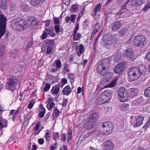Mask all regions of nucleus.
<instances>
[{
    "mask_svg": "<svg viewBox=\"0 0 150 150\" xmlns=\"http://www.w3.org/2000/svg\"><path fill=\"white\" fill-rule=\"evenodd\" d=\"M145 67L139 65L138 68L134 67L130 69L128 73V78L129 81H133L139 78L141 75L146 73Z\"/></svg>",
    "mask_w": 150,
    "mask_h": 150,
    "instance_id": "obj_1",
    "label": "nucleus"
},
{
    "mask_svg": "<svg viewBox=\"0 0 150 150\" xmlns=\"http://www.w3.org/2000/svg\"><path fill=\"white\" fill-rule=\"evenodd\" d=\"M27 22L20 18L13 19L11 22V27L16 30L21 31L27 28Z\"/></svg>",
    "mask_w": 150,
    "mask_h": 150,
    "instance_id": "obj_2",
    "label": "nucleus"
},
{
    "mask_svg": "<svg viewBox=\"0 0 150 150\" xmlns=\"http://www.w3.org/2000/svg\"><path fill=\"white\" fill-rule=\"evenodd\" d=\"M18 81L16 76H10L8 79L5 86L6 88L8 90H10L12 91L16 89V86L17 84Z\"/></svg>",
    "mask_w": 150,
    "mask_h": 150,
    "instance_id": "obj_3",
    "label": "nucleus"
},
{
    "mask_svg": "<svg viewBox=\"0 0 150 150\" xmlns=\"http://www.w3.org/2000/svg\"><path fill=\"white\" fill-rule=\"evenodd\" d=\"M111 91L109 90H107L100 95L98 99V100L100 105L105 103L108 102L111 98Z\"/></svg>",
    "mask_w": 150,
    "mask_h": 150,
    "instance_id": "obj_4",
    "label": "nucleus"
},
{
    "mask_svg": "<svg viewBox=\"0 0 150 150\" xmlns=\"http://www.w3.org/2000/svg\"><path fill=\"white\" fill-rule=\"evenodd\" d=\"M6 18L2 14L0 13V38L5 33L6 27Z\"/></svg>",
    "mask_w": 150,
    "mask_h": 150,
    "instance_id": "obj_5",
    "label": "nucleus"
},
{
    "mask_svg": "<svg viewBox=\"0 0 150 150\" xmlns=\"http://www.w3.org/2000/svg\"><path fill=\"white\" fill-rule=\"evenodd\" d=\"M145 38L143 35L137 36L135 37L133 40V43L134 46L139 47H142L146 43Z\"/></svg>",
    "mask_w": 150,
    "mask_h": 150,
    "instance_id": "obj_6",
    "label": "nucleus"
},
{
    "mask_svg": "<svg viewBox=\"0 0 150 150\" xmlns=\"http://www.w3.org/2000/svg\"><path fill=\"white\" fill-rule=\"evenodd\" d=\"M118 95L121 101L125 102L128 100L127 91L125 88L121 87L118 91Z\"/></svg>",
    "mask_w": 150,
    "mask_h": 150,
    "instance_id": "obj_7",
    "label": "nucleus"
},
{
    "mask_svg": "<svg viewBox=\"0 0 150 150\" xmlns=\"http://www.w3.org/2000/svg\"><path fill=\"white\" fill-rule=\"evenodd\" d=\"M125 8V6H124L123 9H122L120 11L118 12L116 14V17L117 18H122L128 17L131 15L132 13L128 10L124 9Z\"/></svg>",
    "mask_w": 150,
    "mask_h": 150,
    "instance_id": "obj_8",
    "label": "nucleus"
},
{
    "mask_svg": "<svg viewBox=\"0 0 150 150\" xmlns=\"http://www.w3.org/2000/svg\"><path fill=\"white\" fill-rule=\"evenodd\" d=\"M108 65L107 61L104 60L103 61L102 64L99 65L98 67V70L100 71V73L102 76H104L107 74V68L106 66H107Z\"/></svg>",
    "mask_w": 150,
    "mask_h": 150,
    "instance_id": "obj_9",
    "label": "nucleus"
},
{
    "mask_svg": "<svg viewBox=\"0 0 150 150\" xmlns=\"http://www.w3.org/2000/svg\"><path fill=\"white\" fill-rule=\"evenodd\" d=\"M102 127L104 128L103 130L107 134H110L114 127V125L111 122H108L103 123Z\"/></svg>",
    "mask_w": 150,
    "mask_h": 150,
    "instance_id": "obj_10",
    "label": "nucleus"
},
{
    "mask_svg": "<svg viewBox=\"0 0 150 150\" xmlns=\"http://www.w3.org/2000/svg\"><path fill=\"white\" fill-rule=\"evenodd\" d=\"M144 117L142 115H139L135 117L134 119L131 120L132 123L134 127H136L139 126L143 122L144 120Z\"/></svg>",
    "mask_w": 150,
    "mask_h": 150,
    "instance_id": "obj_11",
    "label": "nucleus"
},
{
    "mask_svg": "<svg viewBox=\"0 0 150 150\" xmlns=\"http://www.w3.org/2000/svg\"><path fill=\"white\" fill-rule=\"evenodd\" d=\"M124 57H126L130 60L134 59L136 57L134 53L133 52L132 49H128L123 54Z\"/></svg>",
    "mask_w": 150,
    "mask_h": 150,
    "instance_id": "obj_12",
    "label": "nucleus"
},
{
    "mask_svg": "<svg viewBox=\"0 0 150 150\" xmlns=\"http://www.w3.org/2000/svg\"><path fill=\"white\" fill-rule=\"evenodd\" d=\"M117 40V38L114 35H112L108 36L105 42V46L108 47L112 44L116 43Z\"/></svg>",
    "mask_w": 150,
    "mask_h": 150,
    "instance_id": "obj_13",
    "label": "nucleus"
},
{
    "mask_svg": "<svg viewBox=\"0 0 150 150\" xmlns=\"http://www.w3.org/2000/svg\"><path fill=\"white\" fill-rule=\"evenodd\" d=\"M62 64L60 60H56L53 64L51 71L52 73L56 72L60 69Z\"/></svg>",
    "mask_w": 150,
    "mask_h": 150,
    "instance_id": "obj_14",
    "label": "nucleus"
},
{
    "mask_svg": "<svg viewBox=\"0 0 150 150\" xmlns=\"http://www.w3.org/2000/svg\"><path fill=\"white\" fill-rule=\"evenodd\" d=\"M29 21L30 22L29 28V29L32 30L35 28L37 25L36 19L32 16L29 17Z\"/></svg>",
    "mask_w": 150,
    "mask_h": 150,
    "instance_id": "obj_15",
    "label": "nucleus"
},
{
    "mask_svg": "<svg viewBox=\"0 0 150 150\" xmlns=\"http://www.w3.org/2000/svg\"><path fill=\"white\" fill-rule=\"evenodd\" d=\"M98 119V113L96 112H94L89 116L87 119V120L90 121L92 123L95 124Z\"/></svg>",
    "mask_w": 150,
    "mask_h": 150,
    "instance_id": "obj_16",
    "label": "nucleus"
},
{
    "mask_svg": "<svg viewBox=\"0 0 150 150\" xmlns=\"http://www.w3.org/2000/svg\"><path fill=\"white\" fill-rule=\"evenodd\" d=\"M124 69L123 63H121L116 66L114 69V72L116 74H120L121 73Z\"/></svg>",
    "mask_w": 150,
    "mask_h": 150,
    "instance_id": "obj_17",
    "label": "nucleus"
},
{
    "mask_svg": "<svg viewBox=\"0 0 150 150\" xmlns=\"http://www.w3.org/2000/svg\"><path fill=\"white\" fill-rule=\"evenodd\" d=\"M127 4L133 6H139L142 4L143 1L142 0H132L130 1H128Z\"/></svg>",
    "mask_w": 150,
    "mask_h": 150,
    "instance_id": "obj_18",
    "label": "nucleus"
},
{
    "mask_svg": "<svg viewBox=\"0 0 150 150\" xmlns=\"http://www.w3.org/2000/svg\"><path fill=\"white\" fill-rule=\"evenodd\" d=\"M7 120L4 118L2 116L0 117V129L7 127Z\"/></svg>",
    "mask_w": 150,
    "mask_h": 150,
    "instance_id": "obj_19",
    "label": "nucleus"
},
{
    "mask_svg": "<svg viewBox=\"0 0 150 150\" xmlns=\"http://www.w3.org/2000/svg\"><path fill=\"white\" fill-rule=\"evenodd\" d=\"M76 16L77 15L76 14H73L71 15L70 17L69 16H67L65 18L66 23H68L71 20V22L74 23Z\"/></svg>",
    "mask_w": 150,
    "mask_h": 150,
    "instance_id": "obj_20",
    "label": "nucleus"
},
{
    "mask_svg": "<svg viewBox=\"0 0 150 150\" xmlns=\"http://www.w3.org/2000/svg\"><path fill=\"white\" fill-rule=\"evenodd\" d=\"M71 91V88L69 85L66 86L62 91L63 93L67 95H69Z\"/></svg>",
    "mask_w": 150,
    "mask_h": 150,
    "instance_id": "obj_21",
    "label": "nucleus"
},
{
    "mask_svg": "<svg viewBox=\"0 0 150 150\" xmlns=\"http://www.w3.org/2000/svg\"><path fill=\"white\" fill-rule=\"evenodd\" d=\"M122 26L121 23L118 21H116L113 24L112 27V30H117L119 29Z\"/></svg>",
    "mask_w": 150,
    "mask_h": 150,
    "instance_id": "obj_22",
    "label": "nucleus"
},
{
    "mask_svg": "<svg viewBox=\"0 0 150 150\" xmlns=\"http://www.w3.org/2000/svg\"><path fill=\"white\" fill-rule=\"evenodd\" d=\"M94 124V123L87 120V121L85 123L84 126L86 129L88 130L92 128Z\"/></svg>",
    "mask_w": 150,
    "mask_h": 150,
    "instance_id": "obj_23",
    "label": "nucleus"
},
{
    "mask_svg": "<svg viewBox=\"0 0 150 150\" xmlns=\"http://www.w3.org/2000/svg\"><path fill=\"white\" fill-rule=\"evenodd\" d=\"M128 91L129 93L132 97L135 96L137 94L136 89L134 88H129Z\"/></svg>",
    "mask_w": 150,
    "mask_h": 150,
    "instance_id": "obj_24",
    "label": "nucleus"
},
{
    "mask_svg": "<svg viewBox=\"0 0 150 150\" xmlns=\"http://www.w3.org/2000/svg\"><path fill=\"white\" fill-rule=\"evenodd\" d=\"M79 51H77V55L79 56L80 57L83 52L84 49V47L83 45L82 44H80L79 45Z\"/></svg>",
    "mask_w": 150,
    "mask_h": 150,
    "instance_id": "obj_25",
    "label": "nucleus"
},
{
    "mask_svg": "<svg viewBox=\"0 0 150 150\" xmlns=\"http://www.w3.org/2000/svg\"><path fill=\"white\" fill-rule=\"evenodd\" d=\"M72 137V130L69 128L68 129V134H67V142H70L71 139Z\"/></svg>",
    "mask_w": 150,
    "mask_h": 150,
    "instance_id": "obj_26",
    "label": "nucleus"
},
{
    "mask_svg": "<svg viewBox=\"0 0 150 150\" xmlns=\"http://www.w3.org/2000/svg\"><path fill=\"white\" fill-rule=\"evenodd\" d=\"M0 7L2 9L5 10L7 8V3L6 0H2L0 4Z\"/></svg>",
    "mask_w": 150,
    "mask_h": 150,
    "instance_id": "obj_27",
    "label": "nucleus"
},
{
    "mask_svg": "<svg viewBox=\"0 0 150 150\" xmlns=\"http://www.w3.org/2000/svg\"><path fill=\"white\" fill-rule=\"evenodd\" d=\"M121 110L123 111H127L129 109V105L126 103H124L121 106Z\"/></svg>",
    "mask_w": 150,
    "mask_h": 150,
    "instance_id": "obj_28",
    "label": "nucleus"
},
{
    "mask_svg": "<svg viewBox=\"0 0 150 150\" xmlns=\"http://www.w3.org/2000/svg\"><path fill=\"white\" fill-rule=\"evenodd\" d=\"M10 10L15 13L17 12L18 11L17 8L16 7V5L15 4H12L10 5Z\"/></svg>",
    "mask_w": 150,
    "mask_h": 150,
    "instance_id": "obj_29",
    "label": "nucleus"
},
{
    "mask_svg": "<svg viewBox=\"0 0 150 150\" xmlns=\"http://www.w3.org/2000/svg\"><path fill=\"white\" fill-rule=\"evenodd\" d=\"M40 3L39 0H31L30 1V4L33 6H36Z\"/></svg>",
    "mask_w": 150,
    "mask_h": 150,
    "instance_id": "obj_30",
    "label": "nucleus"
},
{
    "mask_svg": "<svg viewBox=\"0 0 150 150\" xmlns=\"http://www.w3.org/2000/svg\"><path fill=\"white\" fill-rule=\"evenodd\" d=\"M144 95L146 97H150V87H148L145 90Z\"/></svg>",
    "mask_w": 150,
    "mask_h": 150,
    "instance_id": "obj_31",
    "label": "nucleus"
},
{
    "mask_svg": "<svg viewBox=\"0 0 150 150\" xmlns=\"http://www.w3.org/2000/svg\"><path fill=\"white\" fill-rule=\"evenodd\" d=\"M127 30L126 29H124L120 30L119 33V35L122 37L127 34Z\"/></svg>",
    "mask_w": 150,
    "mask_h": 150,
    "instance_id": "obj_32",
    "label": "nucleus"
},
{
    "mask_svg": "<svg viewBox=\"0 0 150 150\" xmlns=\"http://www.w3.org/2000/svg\"><path fill=\"white\" fill-rule=\"evenodd\" d=\"M59 86H57L53 87L52 90H53L52 93L54 94H57L59 90Z\"/></svg>",
    "mask_w": 150,
    "mask_h": 150,
    "instance_id": "obj_33",
    "label": "nucleus"
},
{
    "mask_svg": "<svg viewBox=\"0 0 150 150\" xmlns=\"http://www.w3.org/2000/svg\"><path fill=\"white\" fill-rule=\"evenodd\" d=\"M73 39L74 40H79L81 38V34L79 33H77L76 35H73Z\"/></svg>",
    "mask_w": 150,
    "mask_h": 150,
    "instance_id": "obj_34",
    "label": "nucleus"
},
{
    "mask_svg": "<svg viewBox=\"0 0 150 150\" xmlns=\"http://www.w3.org/2000/svg\"><path fill=\"white\" fill-rule=\"evenodd\" d=\"M60 112L59 111L57 108H55L54 109L53 115L54 116L57 117L59 115Z\"/></svg>",
    "mask_w": 150,
    "mask_h": 150,
    "instance_id": "obj_35",
    "label": "nucleus"
},
{
    "mask_svg": "<svg viewBox=\"0 0 150 150\" xmlns=\"http://www.w3.org/2000/svg\"><path fill=\"white\" fill-rule=\"evenodd\" d=\"M53 43L52 41L50 40H46V45L47 47H52L53 46Z\"/></svg>",
    "mask_w": 150,
    "mask_h": 150,
    "instance_id": "obj_36",
    "label": "nucleus"
},
{
    "mask_svg": "<svg viewBox=\"0 0 150 150\" xmlns=\"http://www.w3.org/2000/svg\"><path fill=\"white\" fill-rule=\"evenodd\" d=\"M4 54V47L3 45H0V57H1Z\"/></svg>",
    "mask_w": 150,
    "mask_h": 150,
    "instance_id": "obj_37",
    "label": "nucleus"
},
{
    "mask_svg": "<svg viewBox=\"0 0 150 150\" xmlns=\"http://www.w3.org/2000/svg\"><path fill=\"white\" fill-rule=\"evenodd\" d=\"M50 87V85L48 83H47L43 88V92H45L48 91Z\"/></svg>",
    "mask_w": 150,
    "mask_h": 150,
    "instance_id": "obj_38",
    "label": "nucleus"
},
{
    "mask_svg": "<svg viewBox=\"0 0 150 150\" xmlns=\"http://www.w3.org/2000/svg\"><path fill=\"white\" fill-rule=\"evenodd\" d=\"M118 80V78L116 79L112 82L109 85H108V87H112L116 85V83Z\"/></svg>",
    "mask_w": 150,
    "mask_h": 150,
    "instance_id": "obj_39",
    "label": "nucleus"
},
{
    "mask_svg": "<svg viewBox=\"0 0 150 150\" xmlns=\"http://www.w3.org/2000/svg\"><path fill=\"white\" fill-rule=\"evenodd\" d=\"M54 30V28H48L45 29V31L47 34L49 35L52 33Z\"/></svg>",
    "mask_w": 150,
    "mask_h": 150,
    "instance_id": "obj_40",
    "label": "nucleus"
},
{
    "mask_svg": "<svg viewBox=\"0 0 150 150\" xmlns=\"http://www.w3.org/2000/svg\"><path fill=\"white\" fill-rule=\"evenodd\" d=\"M102 6V4H97L95 8V11L96 12H98L100 11V8Z\"/></svg>",
    "mask_w": 150,
    "mask_h": 150,
    "instance_id": "obj_41",
    "label": "nucleus"
},
{
    "mask_svg": "<svg viewBox=\"0 0 150 150\" xmlns=\"http://www.w3.org/2000/svg\"><path fill=\"white\" fill-rule=\"evenodd\" d=\"M78 9V6L76 4L73 5L71 8V11L74 12L77 10Z\"/></svg>",
    "mask_w": 150,
    "mask_h": 150,
    "instance_id": "obj_42",
    "label": "nucleus"
},
{
    "mask_svg": "<svg viewBox=\"0 0 150 150\" xmlns=\"http://www.w3.org/2000/svg\"><path fill=\"white\" fill-rule=\"evenodd\" d=\"M35 103V100L34 99H33L30 100L29 104V108L31 109Z\"/></svg>",
    "mask_w": 150,
    "mask_h": 150,
    "instance_id": "obj_43",
    "label": "nucleus"
},
{
    "mask_svg": "<svg viewBox=\"0 0 150 150\" xmlns=\"http://www.w3.org/2000/svg\"><path fill=\"white\" fill-rule=\"evenodd\" d=\"M19 112V109L17 110L12 116V120L14 121L15 119L18 116Z\"/></svg>",
    "mask_w": 150,
    "mask_h": 150,
    "instance_id": "obj_44",
    "label": "nucleus"
},
{
    "mask_svg": "<svg viewBox=\"0 0 150 150\" xmlns=\"http://www.w3.org/2000/svg\"><path fill=\"white\" fill-rule=\"evenodd\" d=\"M55 104L54 102H52L50 103H49L47 105V107L48 110H50L53 107H54Z\"/></svg>",
    "mask_w": 150,
    "mask_h": 150,
    "instance_id": "obj_45",
    "label": "nucleus"
},
{
    "mask_svg": "<svg viewBox=\"0 0 150 150\" xmlns=\"http://www.w3.org/2000/svg\"><path fill=\"white\" fill-rule=\"evenodd\" d=\"M61 140L62 141L65 142L66 139V135L65 134H61Z\"/></svg>",
    "mask_w": 150,
    "mask_h": 150,
    "instance_id": "obj_46",
    "label": "nucleus"
},
{
    "mask_svg": "<svg viewBox=\"0 0 150 150\" xmlns=\"http://www.w3.org/2000/svg\"><path fill=\"white\" fill-rule=\"evenodd\" d=\"M100 28V26L99 23H96V24L94 27V31L97 32Z\"/></svg>",
    "mask_w": 150,
    "mask_h": 150,
    "instance_id": "obj_47",
    "label": "nucleus"
},
{
    "mask_svg": "<svg viewBox=\"0 0 150 150\" xmlns=\"http://www.w3.org/2000/svg\"><path fill=\"white\" fill-rule=\"evenodd\" d=\"M50 134L48 132H47L46 133L45 136V138L46 139V141H49L50 140Z\"/></svg>",
    "mask_w": 150,
    "mask_h": 150,
    "instance_id": "obj_48",
    "label": "nucleus"
},
{
    "mask_svg": "<svg viewBox=\"0 0 150 150\" xmlns=\"http://www.w3.org/2000/svg\"><path fill=\"white\" fill-rule=\"evenodd\" d=\"M53 139L55 140L57 139L59 137V134L58 132L54 133L53 134Z\"/></svg>",
    "mask_w": 150,
    "mask_h": 150,
    "instance_id": "obj_49",
    "label": "nucleus"
},
{
    "mask_svg": "<svg viewBox=\"0 0 150 150\" xmlns=\"http://www.w3.org/2000/svg\"><path fill=\"white\" fill-rule=\"evenodd\" d=\"M47 36V33L46 32H44L41 36V38L44 40L46 38Z\"/></svg>",
    "mask_w": 150,
    "mask_h": 150,
    "instance_id": "obj_50",
    "label": "nucleus"
},
{
    "mask_svg": "<svg viewBox=\"0 0 150 150\" xmlns=\"http://www.w3.org/2000/svg\"><path fill=\"white\" fill-rule=\"evenodd\" d=\"M52 51V47H47V50L46 52L47 54H50Z\"/></svg>",
    "mask_w": 150,
    "mask_h": 150,
    "instance_id": "obj_51",
    "label": "nucleus"
},
{
    "mask_svg": "<svg viewBox=\"0 0 150 150\" xmlns=\"http://www.w3.org/2000/svg\"><path fill=\"white\" fill-rule=\"evenodd\" d=\"M54 24L58 25L59 23V20L58 18H54Z\"/></svg>",
    "mask_w": 150,
    "mask_h": 150,
    "instance_id": "obj_52",
    "label": "nucleus"
},
{
    "mask_svg": "<svg viewBox=\"0 0 150 150\" xmlns=\"http://www.w3.org/2000/svg\"><path fill=\"white\" fill-rule=\"evenodd\" d=\"M150 8V3L147 4L143 9L144 11H146Z\"/></svg>",
    "mask_w": 150,
    "mask_h": 150,
    "instance_id": "obj_53",
    "label": "nucleus"
},
{
    "mask_svg": "<svg viewBox=\"0 0 150 150\" xmlns=\"http://www.w3.org/2000/svg\"><path fill=\"white\" fill-rule=\"evenodd\" d=\"M55 29L56 32L58 33L60 31V27L59 25H56L55 26Z\"/></svg>",
    "mask_w": 150,
    "mask_h": 150,
    "instance_id": "obj_54",
    "label": "nucleus"
},
{
    "mask_svg": "<svg viewBox=\"0 0 150 150\" xmlns=\"http://www.w3.org/2000/svg\"><path fill=\"white\" fill-rule=\"evenodd\" d=\"M67 99H64L63 102L62 103V105L63 107L66 106L67 103Z\"/></svg>",
    "mask_w": 150,
    "mask_h": 150,
    "instance_id": "obj_55",
    "label": "nucleus"
},
{
    "mask_svg": "<svg viewBox=\"0 0 150 150\" xmlns=\"http://www.w3.org/2000/svg\"><path fill=\"white\" fill-rule=\"evenodd\" d=\"M40 125V122L37 123L36 124L35 127L34 128V130L35 131L38 130L39 129Z\"/></svg>",
    "mask_w": 150,
    "mask_h": 150,
    "instance_id": "obj_56",
    "label": "nucleus"
},
{
    "mask_svg": "<svg viewBox=\"0 0 150 150\" xmlns=\"http://www.w3.org/2000/svg\"><path fill=\"white\" fill-rule=\"evenodd\" d=\"M23 10L25 12L27 11L28 10V6L27 4H24Z\"/></svg>",
    "mask_w": 150,
    "mask_h": 150,
    "instance_id": "obj_57",
    "label": "nucleus"
},
{
    "mask_svg": "<svg viewBox=\"0 0 150 150\" xmlns=\"http://www.w3.org/2000/svg\"><path fill=\"white\" fill-rule=\"evenodd\" d=\"M85 11V7H83H83L81 9V11L79 14V16H82Z\"/></svg>",
    "mask_w": 150,
    "mask_h": 150,
    "instance_id": "obj_58",
    "label": "nucleus"
},
{
    "mask_svg": "<svg viewBox=\"0 0 150 150\" xmlns=\"http://www.w3.org/2000/svg\"><path fill=\"white\" fill-rule=\"evenodd\" d=\"M38 141L39 143L40 144H42L44 142V139L42 138H39Z\"/></svg>",
    "mask_w": 150,
    "mask_h": 150,
    "instance_id": "obj_59",
    "label": "nucleus"
},
{
    "mask_svg": "<svg viewBox=\"0 0 150 150\" xmlns=\"http://www.w3.org/2000/svg\"><path fill=\"white\" fill-rule=\"evenodd\" d=\"M43 22H45V26L46 27H47L50 25V20H48L46 21H44Z\"/></svg>",
    "mask_w": 150,
    "mask_h": 150,
    "instance_id": "obj_60",
    "label": "nucleus"
},
{
    "mask_svg": "<svg viewBox=\"0 0 150 150\" xmlns=\"http://www.w3.org/2000/svg\"><path fill=\"white\" fill-rule=\"evenodd\" d=\"M57 144L56 143L54 144L52 146L50 149V150H55L56 148V146Z\"/></svg>",
    "mask_w": 150,
    "mask_h": 150,
    "instance_id": "obj_61",
    "label": "nucleus"
},
{
    "mask_svg": "<svg viewBox=\"0 0 150 150\" xmlns=\"http://www.w3.org/2000/svg\"><path fill=\"white\" fill-rule=\"evenodd\" d=\"M45 112L43 111H40L39 114V116L40 118L43 117L44 115Z\"/></svg>",
    "mask_w": 150,
    "mask_h": 150,
    "instance_id": "obj_62",
    "label": "nucleus"
},
{
    "mask_svg": "<svg viewBox=\"0 0 150 150\" xmlns=\"http://www.w3.org/2000/svg\"><path fill=\"white\" fill-rule=\"evenodd\" d=\"M146 58L149 61H150V52L147 54Z\"/></svg>",
    "mask_w": 150,
    "mask_h": 150,
    "instance_id": "obj_63",
    "label": "nucleus"
},
{
    "mask_svg": "<svg viewBox=\"0 0 150 150\" xmlns=\"http://www.w3.org/2000/svg\"><path fill=\"white\" fill-rule=\"evenodd\" d=\"M60 150H68L67 147L66 145H64L60 149Z\"/></svg>",
    "mask_w": 150,
    "mask_h": 150,
    "instance_id": "obj_64",
    "label": "nucleus"
}]
</instances>
